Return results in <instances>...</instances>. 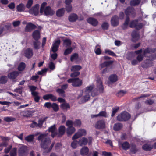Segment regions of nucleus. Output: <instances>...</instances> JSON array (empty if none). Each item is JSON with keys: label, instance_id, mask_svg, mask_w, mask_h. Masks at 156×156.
<instances>
[{"label": "nucleus", "instance_id": "f257e3e1", "mask_svg": "<svg viewBox=\"0 0 156 156\" xmlns=\"http://www.w3.org/2000/svg\"><path fill=\"white\" fill-rule=\"evenodd\" d=\"M46 134H42L39 135L37 138L38 141H41L40 145L41 147L44 149L48 148L51 142L50 138L46 137Z\"/></svg>", "mask_w": 156, "mask_h": 156}, {"label": "nucleus", "instance_id": "f03ea898", "mask_svg": "<svg viewBox=\"0 0 156 156\" xmlns=\"http://www.w3.org/2000/svg\"><path fill=\"white\" fill-rule=\"evenodd\" d=\"M113 61L110 60L107 61H104L103 62L99 64V67L100 70L105 67L101 72V74L102 76L105 74L108 73L111 69H112V66H111L113 63Z\"/></svg>", "mask_w": 156, "mask_h": 156}, {"label": "nucleus", "instance_id": "7ed1b4c3", "mask_svg": "<svg viewBox=\"0 0 156 156\" xmlns=\"http://www.w3.org/2000/svg\"><path fill=\"white\" fill-rule=\"evenodd\" d=\"M131 118L130 114L126 111H123L118 114L116 117L117 120L119 122H126Z\"/></svg>", "mask_w": 156, "mask_h": 156}, {"label": "nucleus", "instance_id": "20e7f679", "mask_svg": "<svg viewBox=\"0 0 156 156\" xmlns=\"http://www.w3.org/2000/svg\"><path fill=\"white\" fill-rule=\"evenodd\" d=\"M139 20L138 19H136L131 21L129 24V27L132 28H135L137 30H139L141 29L144 25L143 23H138Z\"/></svg>", "mask_w": 156, "mask_h": 156}, {"label": "nucleus", "instance_id": "39448f33", "mask_svg": "<svg viewBox=\"0 0 156 156\" xmlns=\"http://www.w3.org/2000/svg\"><path fill=\"white\" fill-rule=\"evenodd\" d=\"M125 13L126 16H130L134 18L136 16V13L134 8L131 6H128L125 10Z\"/></svg>", "mask_w": 156, "mask_h": 156}, {"label": "nucleus", "instance_id": "423d86ee", "mask_svg": "<svg viewBox=\"0 0 156 156\" xmlns=\"http://www.w3.org/2000/svg\"><path fill=\"white\" fill-rule=\"evenodd\" d=\"M28 153L27 147L23 145L19 149L18 154L20 156H27Z\"/></svg>", "mask_w": 156, "mask_h": 156}, {"label": "nucleus", "instance_id": "0eeeda50", "mask_svg": "<svg viewBox=\"0 0 156 156\" xmlns=\"http://www.w3.org/2000/svg\"><path fill=\"white\" fill-rule=\"evenodd\" d=\"M153 62L149 59H147L141 63V67L144 69H147L153 66Z\"/></svg>", "mask_w": 156, "mask_h": 156}, {"label": "nucleus", "instance_id": "6e6552de", "mask_svg": "<svg viewBox=\"0 0 156 156\" xmlns=\"http://www.w3.org/2000/svg\"><path fill=\"white\" fill-rule=\"evenodd\" d=\"M94 126L96 129H104L106 127L104 121L103 120H101L98 121L95 123Z\"/></svg>", "mask_w": 156, "mask_h": 156}, {"label": "nucleus", "instance_id": "1a4fd4ad", "mask_svg": "<svg viewBox=\"0 0 156 156\" xmlns=\"http://www.w3.org/2000/svg\"><path fill=\"white\" fill-rule=\"evenodd\" d=\"M39 5L38 4L35 5L29 10V12L31 14H34L35 16H37L39 13Z\"/></svg>", "mask_w": 156, "mask_h": 156}, {"label": "nucleus", "instance_id": "9d476101", "mask_svg": "<svg viewBox=\"0 0 156 156\" xmlns=\"http://www.w3.org/2000/svg\"><path fill=\"white\" fill-rule=\"evenodd\" d=\"M87 22L94 27H96L98 24V20L93 17H90L87 20Z\"/></svg>", "mask_w": 156, "mask_h": 156}, {"label": "nucleus", "instance_id": "9b49d317", "mask_svg": "<svg viewBox=\"0 0 156 156\" xmlns=\"http://www.w3.org/2000/svg\"><path fill=\"white\" fill-rule=\"evenodd\" d=\"M37 26L34 24L30 23H28L25 28V30L26 32H30L32 30L36 28Z\"/></svg>", "mask_w": 156, "mask_h": 156}, {"label": "nucleus", "instance_id": "f8f14e48", "mask_svg": "<svg viewBox=\"0 0 156 156\" xmlns=\"http://www.w3.org/2000/svg\"><path fill=\"white\" fill-rule=\"evenodd\" d=\"M111 23V25L113 27H116L119 25V17L115 15L112 17Z\"/></svg>", "mask_w": 156, "mask_h": 156}, {"label": "nucleus", "instance_id": "ddd939ff", "mask_svg": "<svg viewBox=\"0 0 156 156\" xmlns=\"http://www.w3.org/2000/svg\"><path fill=\"white\" fill-rule=\"evenodd\" d=\"M44 12L45 15L46 16H52L55 13V11L52 9L49 6H47L45 8Z\"/></svg>", "mask_w": 156, "mask_h": 156}, {"label": "nucleus", "instance_id": "4468645a", "mask_svg": "<svg viewBox=\"0 0 156 156\" xmlns=\"http://www.w3.org/2000/svg\"><path fill=\"white\" fill-rule=\"evenodd\" d=\"M33 51L32 48H28L25 51V56L28 58H30L33 56Z\"/></svg>", "mask_w": 156, "mask_h": 156}, {"label": "nucleus", "instance_id": "2eb2a0df", "mask_svg": "<svg viewBox=\"0 0 156 156\" xmlns=\"http://www.w3.org/2000/svg\"><path fill=\"white\" fill-rule=\"evenodd\" d=\"M139 34L136 30H133L131 33L132 37V41L133 42H135L139 38Z\"/></svg>", "mask_w": 156, "mask_h": 156}, {"label": "nucleus", "instance_id": "dca6fc26", "mask_svg": "<svg viewBox=\"0 0 156 156\" xmlns=\"http://www.w3.org/2000/svg\"><path fill=\"white\" fill-rule=\"evenodd\" d=\"M66 131V127L64 126L61 125L58 128V137H62L65 133Z\"/></svg>", "mask_w": 156, "mask_h": 156}, {"label": "nucleus", "instance_id": "f3484780", "mask_svg": "<svg viewBox=\"0 0 156 156\" xmlns=\"http://www.w3.org/2000/svg\"><path fill=\"white\" fill-rule=\"evenodd\" d=\"M94 85L92 84L90 86H87L86 87L85 90V93L86 94H89L90 93H91V95L94 97L95 96L96 94H93L92 92H91V91L93 89H94Z\"/></svg>", "mask_w": 156, "mask_h": 156}, {"label": "nucleus", "instance_id": "a211bd4d", "mask_svg": "<svg viewBox=\"0 0 156 156\" xmlns=\"http://www.w3.org/2000/svg\"><path fill=\"white\" fill-rule=\"evenodd\" d=\"M18 72L15 71L9 73L8 75V78L11 79H14L16 78L19 74Z\"/></svg>", "mask_w": 156, "mask_h": 156}, {"label": "nucleus", "instance_id": "6ab92c4d", "mask_svg": "<svg viewBox=\"0 0 156 156\" xmlns=\"http://www.w3.org/2000/svg\"><path fill=\"white\" fill-rule=\"evenodd\" d=\"M82 81L79 78H74V81L72 85L75 87L80 86L82 84Z\"/></svg>", "mask_w": 156, "mask_h": 156}, {"label": "nucleus", "instance_id": "aec40b11", "mask_svg": "<svg viewBox=\"0 0 156 156\" xmlns=\"http://www.w3.org/2000/svg\"><path fill=\"white\" fill-rule=\"evenodd\" d=\"M32 37L35 41L38 40L40 38V34L39 31L38 30L34 31L32 33Z\"/></svg>", "mask_w": 156, "mask_h": 156}, {"label": "nucleus", "instance_id": "412c9836", "mask_svg": "<svg viewBox=\"0 0 156 156\" xmlns=\"http://www.w3.org/2000/svg\"><path fill=\"white\" fill-rule=\"evenodd\" d=\"M78 19L77 15L75 13L71 14L68 17V19L71 22H75Z\"/></svg>", "mask_w": 156, "mask_h": 156}, {"label": "nucleus", "instance_id": "4be33fe9", "mask_svg": "<svg viewBox=\"0 0 156 156\" xmlns=\"http://www.w3.org/2000/svg\"><path fill=\"white\" fill-rule=\"evenodd\" d=\"M75 131V128L73 126H70L66 129V132L67 135L69 136L73 134Z\"/></svg>", "mask_w": 156, "mask_h": 156}, {"label": "nucleus", "instance_id": "5701e85b", "mask_svg": "<svg viewBox=\"0 0 156 156\" xmlns=\"http://www.w3.org/2000/svg\"><path fill=\"white\" fill-rule=\"evenodd\" d=\"M130 148V151L133 154H136L138 151L136 145L134 144H131Z\"/></svg>", "mask_w": 156, "mask_h": 156}, {"label": "nucleus", "instance_id": "b1692460", "mask_svg": "<svg viewBox=\"0 0 156 156\" xmlns=\"http://www.w3.org/2000/svg\"><path fill=\"white\" fill-rule=\"evenodd\" d=\"M130 21V18L129 16H126V19L123 24L122 26V28L125 30L128 28V26Z\"/></svg>", "mask_w": 156, "mask_h": 156}, {"label": "nucleus", "instance_id": "393cba45", "mask_svg": "<svg viewBox=\"0 0 156 156\" xmlns=\"http://www.w3.org/2000/svg\"><path fill=\"white\" fill-rule=\"evenodd\" d=\"M79 145L80 146L86 145L88 143V139L87 138L83 137L80 138L78 141Z\"/></svg>", "mask_w": 156, "mask_h": 156}, {"label": "nucleus", "instance_id": "a878e982", "mask_svg": "<svg viewBox=\"0 0 156 156\" xmlns=\"http://www.w3.org/2000/svg\"><path fill=\"white\" fill-rule=\"evenodd\" d=\"M143 150L146 151H150L152 149V145L147 143L144 144L142 146Z\"/></svg>", "mask_w": 156, "mask_h": 156}, {"label": "nucleus", "instance_id": "bb28decb", "mask_svg": "<svg viewBox=\"0 0 156 156\" xmlns=\"http://www.w3.org/2000/svg\"><path fill=\"white\" fill-rule=\"evenodd\" d=\"M109 81L112 83H114L118 80V76L115 74L111 75L108 78Z\"/></svg>", "mask_w": 156, "mask_h": 156}, {"label": "nucleus", "instance_id": "cd10ccee", "mask_svg": "<svg viewBox=\"0 0 156 156\" xmlns=\"http://www.w3.org/2000/svg\"><path fill=\"white\" fill-rule=\"evenodd\" d=\"M89 152V148L85 146L82 147L80 151V153L82 156H85L88 154Z\"/></svg>", "mask_w": 156, "mask_h": 156}, {"label": "nucleus", "instance_id": "c85d7f7f", "mask_svg": "<svg viewBox=\"0 0 156 156\" xmlns=\"http://www.w3.org/2000/svg\"><path fill=\"white\" fill-rule=\"evenodd\" d=\"M65 12V8H62L58 9L56 12V15L58 17H61L63 16Z\"/></svg>", "mask_w": 156, "mask_h": 156}, {"label": "nucleus", "instance_id": "c756f323", "mask_svg": "<svg viewBox=\"0 0 156 156\" xmlns=\"http://www.w3.org/2000/svg\"><path fill=\"white\" fill-rule=\"evenodd\" d=\"M123 127V125L122 123L118 122L114 124L113 126V129L115 131L120 130Z\"/></svg>", "mask_w": 156, "mask_h": 156}, {"label": "nucleus", "instance_id": "7c9ffc66", "mask_svg": "<svg viewBox=\"0 0 156 156\" xmlns=\"http://www.w3.org/2000/svg\"><path fill=\"white\" fill-rule=\"evenodd\" d=\"M60 107L62 109L67 111L70 109V106L69 103L65 102L61 105Z\"/></svg>", "mask_w": 156, "mask_h": 156}, {"label": "nucleus", "instance_id": "2f4dec72", "mask_svg": "<svg viewBox=\"0 0 156 156\" xmlns=\"http://www.w3.org/2000/svg\"><path fill=\"white\" fill-rule=\"evenodd\" d=\"M0 138L3 141V142L2 143V147H7L8 144L7 141H8L9 140V138L8 137H4L3 136H0Z\"/></svg>", "mask_w": 156, "mask_h": 156}, {"label": "nucleus", "instance_id": "473e14b6", "mask_svg": "<svg viewBox=\"0 0 156 156\" xmlns=\"http://www.w3.org/2000/svg\"><path fill=\"white\" fill-rule=\"evenodd\" d=\"M122 149L124 150H127L130 148V144L127 141L123 142L121 144Z\"/></svg>", "mask_w": 156, "mask_h": 156}, {"label": "nucleus", "instance_id": "72a5a7b5", "mask_svg": "<svg viewBox=\"0 0 156 156\" xmlns=\"http://www.w3.org/2000/svg\"><path fill=\"white\" fill-rule=\"evenodd\" d=\"M82 67L80 65H75L72 66L70 70L72 72H78L82 69Z\"/></svg>", "mask_w": 156, "mask_h": 156}, {"label": "nucleus", "instance_id": "f704fd0d", "mask_svg": "<svg viewBox=\"0 0 156 156\" xmlns=\"http://www.w3.org/2000/svg\"><path fill=\"white\" fill-rule=\"evenodd\" d=\"M25 8V6L22 3L16 6L17 11L19 12H22L24 11Z\"/></svg>", "mask_w": 156, "mask_h": 156}, {"label": "nucleus", "instance_id": "c9c22d12", "mask_svg": "<svg viewBox=\"0 0 156 156\" xmlns=\"http://www.w3.org/2000/svg\"><path fill=\"white\" fill-rule=\"evenodd\" d=\"M41 42L38 40L35 41L33 42L34 48L36 50H38L40 48Z\"/></svg>", "mask_w": 156, "mask_h": 156}, {"label": "nucleus", "instance_id": "e433bc0d", "mask_svg": "<svg viewBox=\"0 0 156 156\" xmlns=\"http://www.w3.org/2000/svg\"><path fill=\"white\" fill-rule=\"evenodd\" d=\"M23 115L25 117H29L32 116L33 112L30 110L23 111L22 112Z\"/></svg>", "mask_w": 156, "mask_h": 156}, {"label": "nucleus", "instance_id": "4c0bfd02", "mask_svg": "<svg viewBox=\"0 0 156 156\" xmlns=\"http://www.w3.org/2000/svg\"><path fill=\"white\" fill-rule=\"evenodd\" d=\"M156 51L155 49L150 48H149L145 49L143 52L144 55H145L147 53H154Z\"/></svg>", "mask_w": 156, "mask_h": 156}, {"label": "nucleus", "instance_id": "58836bf2", "mask_svg": "<svg viewBox=\"0 0 156 156\" xmlns=\"http://www.w3.org/2000/svg\"><path fill=\"white\" fill-rule=\"evenodd\" d=\"M34 137V135L30 134L26 137L25 140L28 142H31L33 141Z\"/></svg>", "mask_w": 156, "mask_h": 156}, {"label": "nucleus", "instance_id": "ea45409f", "mask_svg": "<svg viewBox=\"0 0 156 156\" xmlns=\"http://www.w3.org/2000/svg\"><path fill=\"white\" fill-rule=\"evenodd\" d=\"M141 0H132L130 1V4L131 6L138 5L140 2Z\"/></svg>", "mask_w": 156, "mask_h": 156}, {"label": "nucleus", "instance_id": "a19ab883", "mask_svg": "<svg viewBox=\"0 0 156 156\" xmlns=\"http://www.w3.org/2000/svg\"><path fill=\"white\" fill-rule=\"evenodd\" d=\"M8 81V78L6 76H2L0 77V83L5 84Z\"/></svg>", "mask_w": 156, "mask_h": 156}, {"label": "nucleus", "instance_id": "79ce46f5", "mask_svg": "<svg viewBox=\"0 0 156 156\" xmlns=\"http://www.w3.org/2000/svg\"><path fill=\"white\" fill-rule=\"evenodd\" d=\"M38 92H35L33 93L32 95L33 97L34 101L36 102H38L40 99V97L38 96Z\"/></svg>", "mask_w": 156, "mask_h": 156}, {"label": "nucleus", "instance_id": "37998d69", "mask_svg": "<svg viewBox=\"0 0 156 156\" xmlns=\"http://www.w3.org/2000/svg\"><path fill=\"white\" fill-rule=\"evenodd\" d=\"M25 67L26 64L25 63L23 62H21L18 66V69L19 71H22L25 69Z\"/></svg>", "mask_w": 156, "mask_h": 156}, {"label": "nucleus", "instance_id": "c03bdc74", "mask_svg": "<svg viewBox=\"0 0 156 156\" xmlns=\"http://www.w3.org/2000/svg\"><path fill=\"white\" fill-rule=\"evenodd\" d=\"M71 44V41L69 39H66L63 40V45L66 47H69Z\"/></svg>", "mask_w": 156, "mask_h": 156}, {"label": "nucleus", "instance_id": "a18cd8bd", "mask_svg": "<svg viewBox=\"0 0 156 156\" xmlns=\"http://www.w3.org/2000/svg\"><path fill=\"white\" fill-rule=\"evenodd\" d=\"M101 51L100 46L99 45H96L94 49V52L97 55H100L101 54Z\"/></svg>", "mask_w": 156, "mask_h": 156}, {"label": "nucleus", "instance_id": "49530a36", "mask_svg": "<svg viewBox=\"0 0 156 156\" xmlns=\"http://www.w3.org/2000/svg\"><path fill=\"white\" fill-rule=\"evenodd\" d=\"M16 120V119L12 117H7L4 118V120L7 122L14 121Z\"/></svg>", "mask_w": 156, "mask_h": 156}, {"label": "nucleus", "instance_id": "de8ad7c7", "mask_svg": "<svg viewBox=\"0 0 156 156\" xmlns=\"http://www.w3.org/2000/svg\"><path fill=\"white\" fill-rule=\"evenodd\" d=\"M73 122V125L75 127H80L81 125V121L79 119H76Z\"/></svg>", "mask_w": 156, "mask_h": 156}, {"label": "nucleus", "instance_id": "09e8293b", "mask_svg": "<svg viewBox=\"0 0 156 156\" xmlns=\"http://www.w3.org/2000/svg\"><path fill=\"white\" fill-rule=\"evenodd\" d=\"M102 28L104 30H107L109 27V24L106 22H103L101 25Z\"/></svg>", "mask_w": 156, "mask_h": 156}, {"label": "nucleus", "instance_id": "8fccbe9b", "mask_svg": "<svg viewBox=\"0 0 156 156\" xmlns=\"http://www.w3.org/2000/svg\"><path fill=\"white\" fill-rule=\"evenodd\" d=\"M86 95L84 96L82 98V102L83 103L85 102L88 101L90 98L89 94H86Z\"/></svg>", "mask_w": 156, "mask_h": 156}, {"label": "nucleus", "instance_id": "3c124183", "mask_svg": "<svg viewBox=\"0 0 156 156\" xmlns=\"http://www.w3.org/2000/svg\"><path fill=\"white\" fill-rule=\"evenodd\" d=\"M78 57V55L77 53H75L73 54L70 57V60L71 61L73 62V61L76 60Z\"/></svg>", "mask_w": 156, "mask_h": 156}, {"label": "nucleus", "instance_id": "603ef678", "mask_svg": "<svg viewBox=\"0 0 156 156\" xmlns=\"http://www.w3.org/2000/svg\"><path fill=\"white\" fill-rule=\"evenodd\" d=\"M72 50L73 49L72 47H70L69 48H68L65 50L64 53V55H65L66 56L68 54H70L72 52Z\"/></svg>", "mask_w": 156, "mask_h": 156}, {"label": "nucleus", "instance_id": "864d4df0", "mask_svg": "<svg viewBox=\"0 0 156 156\" xmlns=\"http://www.w3.org/2000/svg\"><path fill=\"white\" fill-rule=\"evenodd\" d=\"M17 148L16 147L13 148L11 150L10 153V156H16L17 155Z\"/></svg>", "mask_w": 156, "mask_h": 156}, {"label": "nucleus", "instance_id": "5fc2aeb1", "mask_svg": "<svg viewBox=\"0 0 156 156\" xmlns=\"http://www.w3.org/2000/svg\"><path fill=\"white\" fill-rule=\"evenodd\" d=\"M77 132L80 136L85 135L86 134V131L83 129H79Z\"/></svg>", "mask_w": 156, "mask_h": 156}, {"label": "nucleus", "instance_id": "6e6d98bb", "mask_svg": "<svg viewBox=\"0 0 156 156\" xmlns=\"http://www.w3.org/2000/svg\"><path fill=\"white\" fill-rule=\"evenodd\" d=\"M105 53H108L109 55L112 56H116V55L115 53L110 50L105 49Z\"/></svg>", "mask_w": 156, "mask_h": 156}, {"label": "nucleus", "instance_id": "4d7b16f0", "mask_svg": "<svg viewBox=\"0 0 156 156\" xmlns=\"http://www.w3.org/2000/svg\"><path fill=\"white\" fill-rule=\"evenodd\" d=\"M126 91H124L123 90H121L118 91L116 93V95L117 96L119 97H121L123 96L124 94H126Z\"/></svg>", "mask_w": 156, "mask_h": 156}, {"label": "nucleus", "instance_id": "13d9d810", "mask_svg": "<svg viewBox=\"0 0 156 156\" xmlns=\"http://www.w3.org/2000/svg\"><path fill=\"white\" fill-rule=\"evenodd\" d=\"M119 108V107H115L114 108H113L112 110V113L111 114V116L113 117L116 113L118 112Z\"/></svg>", "mask_w": 156, "mask_h": 156}, {"label": "nucleus", "instance_id": "bf43d9fd", "mask_svg": "<svg viewBox=\"0 0 156 156\" xmlns=\"http://www.w3.org/2000/svg\"><path fill=\"white\" fill-rule=\"evenodd\" d=\"M51 108L55 112H57L59 110L58 105L56 103H52Z\"/></svg>", "mask_w": 156, "mask_h": 156}, {"label": "nucleus", "instance_id": "052dcab7", "mask_svg": "<svg viewBox=\"0 0 156 156\" xmlns=\"http://www.w3.org/2000/svg\"><path fill=\"white\" fill-rule=\"evenodd\" d=\"M30 91L31 92V94L32 95L33 93H35V92H37L35 91L36 90L37 87L34 86H29Z\"/></svg>", "mask_w": 156, "mask_h": 156}, {"label": "nucleus", "instance_id": "680f3d73", "mask_svg": "<svg viewBox=\"0 0 156 156\" xmlns=\"http://www.w3.org/2000/svg\"><path fill=\"white\" fill-rule=\"evenodd\" d=\"M147 105H151L154 103V101L150 99L146 100L144 102Z\"/></svg>", "mask_w": 156, "mask_h": 156}, {"label": "nucleus", "instance_id": "e2e57ef3", "mask_svg": "<svg viewBox=\"0 0 156 156\" xmlns=\"http://www.w3.org/2000/svg\"><path fill=\"white\" fill-rule=\"evenodd\" d=\"M56 91L60 95L62 96H64L65 91L62 89H58L56 90Z\"/></svg>", "mask_w": 156, "mask_h": 156}, {"label": "nucleus", "instance_id": "0e129e2a", "mask_svg": "<svg viewBox=\"0 0 156 156\" xmlns=\"http://www.w3.org/2000/svg\"><path fill=\"white\" fill-rule=\"evenodd\" d=\"M78 144H79L78 141L73 140V141L71 143V146L73 148H76Z\"/></svg>", "mask_w": 156, "mask_h": 156}, {"label": "nucleus", "instance_id": "69168bd1", "mask_svg": "<svg viewBox=\"0 0 156 156\" xmlns=\"http://www.w3.org/2000/svg\"><path fill=\"white\" fill-rule=\"evenodd\" d=\"M61 43V41L60 39L56 40L53 44V45L59 48V45Z\"/></svg>", "mask_w": 156, "mask_h": 156}, {"label": "nucleus", "instance_id": "338daca9", "mask_svg": "<svg viewBox=\"0 0 156 156\" xmlns=\"http://www.w3.org/2000/svg\"><path fill=\"white\" fill-rule=\"evenodd\" d=\"M66 9L67 12H69L72 10V6L71 5H66Z\"/></svg>", "mask_w": 156, "mask_h": 156}, {"label": "nucleus", "instance_id": "774afa93", "mask_svg": "<svg viewBox=\"0 0 156 156\" xmlns=\"http://www.w3.org/2000/svg\"><path fill=\"white\" fill-rule=\"evenodd\" d=\"M33 2V0H28L26 5V7L28 9L30 8L32 5Z\"/></svg>", "mask_w": 156, "mask_h": 156}]
</instances>
